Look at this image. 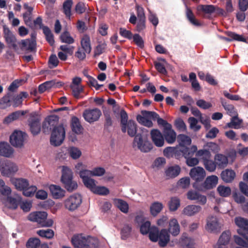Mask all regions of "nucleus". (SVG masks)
<instances>
[{
    "mask_svg": "<svg viewBox=\"0 0 248 248\" xmlns=\"http://www.w3.org/2000/svg\"><path fill=\"white\" fill-rule=\"evenodd\" d=\"M59 117L55 115L47 117L44 121L42 125L44 132L52 130L50 143L55 146L60 145L63 141L65 136V132L62 125L57 126Z\"/></svg>",
    "mask_w": 248,
    "mask_h": 248,
    "instance_id": "f257e3e1",
    "label": "nucleus"
},
{
    "mask_svg": "<svg viewBox=\"0 0 248 248\" xmlns=\"http://www.w3.org/2000/svg\"><path fill=\"white\" fill-rule=\"evenodd\" d=\"M120 114V124L122 132L125 133L127 131V134L130 137H135L138 134H137L138 127L136 123L132 120L128 121V115L124 109H121Z\"/></svg>",
    "mask_w": 248,
    "mask_h": 248,
    "instance_id": "f03ea898",
    "label": "nucleus"
},
{
    "mask_svg": "<svg viewBox=\"0 0 248 248\" xmlns=\"http://www.w3.org/2000/svg\"><path fill=\"white\" fill-rule=\"evenodd\" d=\"M61 182L68 192H73L78 188L77 182L73 180V172L67 167H63Z\"/></svg>",
    "mask_w": 248,
    "mask_h": 248,
    "instance_id": "7ed1b4c3",
    "label": "nucleus"
},
{
    "mask_svg": "<svg viewBox=\"0 0 248 248\" xmlns=\"http://www.w3.org/2000/svg\"><path fill=\"white\" fill-rule=\"evenodd\" d=\"M18 170L17 166L10 160H0V171L2 175L10 177Z\"/></svg>",
    "mask_w": 248,
    "mask_h": 248,
    "instance_id": "20e7f679",
    "label": "nucleus"
},
{
    "mask_svg": "<svg viewBox=\"0 0 248 248\" xmlns=\"http://www.w3.org/2000/svg\"><path fill=\"white\" fill-rule=\"evenodd\" d=\"M141 115H138L137 116V120L139 123L148 127H151L153 124L151 120H155V118L158 117V114L154 111H150L147 110H142L141 111Z\"/></svg>",
    "mask_w": 248,
    "mask_h": 248,
    "instance_id": "39448f33",
    "label": "nucleus"
},
{
    "mask_svg": "<svg viewBox=\"0 0 248 248\" xmlns=\"http://www.w3.org/2000/svg\"><path fill=\"white\" fill-rule=\"evenodd\" d=\"M40 117L36 112L30 114L28 122L30 131L33 136L37 135L40 132Z\"/></svg>",
    "mask_w": 248,
    "mask_h": 248,
    "instance_id": "423d86ee",
    "label": "nucleus"
},
{
    "mask_svg": "<svg viewBox=\"0 0 248 248\" xmlns=\"http://www.w3.org/2000/svg\"><path fill=\"white\" fill-rule=\"evenodd\" d=\"M82 203V197L80 194H74L70 196L64 202L65 208L70 211L77 209Z\"/></svg>",
    "mask_w": 248,
    "mask_h": 248,
    "instance_id": "0eeeda50",
    "label": "nucleus"
},
{
    "mask_svg": "<svg viewBox=\"0 0 248 248\" xmlns=\"http://www.w3.org/2000/svg\"><path fill=\"white\" fill-rule=\"evenodd\" d=\"M218 182V177L216 175L208 176L204 182L198 185L197 183L194 185V188L199 191H205L207 189H212L215 187Z\"/></svg>",
    "mask_w": 248,
    "mask_h": 248,
    "instance_id": "6e6552de",
    "label": "nucleus"
},
{
    "mask_svg": "<svg viewBox=\"0 0 248 248\" xmlns=\"http://www.w3.org/2000/svg\"><path fill=\"white\" fill-rule=\"evenodd\" d=\"M71 243L75 248H91L90 238H86L81 234L74 235Z\"/></svg>",
    "mask_w": 248,
    "mask_h": 248,
    "instance_id": "1a4fd4ad",
    "label": "nucleus"
},
{
    "mask_svg": "<svg viewBox=\"0 0 248 248\" xmlns=\"http://www.w3.org/2000/svg\"><path fill=\"white\" fill-rule=\"evenodd\" d=\"M101 114V111L99 108L87 109L84 111L83 117L86 121L92 123L98 121Z\"/></svg>",
    "mask_w": 248,
    "mask_h": 248,
    "instance_id": "9d476101",
    "label": "nucleus"
},
{
    "mask_svg": "<svg viewBox=\"0 0 248 248\" xmlns=\"http://www.w3.org/2000/svg\"><path fill=\"white\" fill-rule=\"evenodd\" d=\"M191 178L195 181L194 185L197 183L198 185H201L205 176V171L204 169L200 167L192 168L189 172Z\"/></svg>",
    "mask_w": 248,
    "mask_h": 248,
    "instance_id": "9b49d317",
    "label": "nucleus"
},
{
    "mask_svg": "<svg viewBox=\"0 0 248 248\" xmlns=\"http://www.w3.org/2000/svg\"><path fill=\"white\" fill-rule=\"evenodd\" d=\"M3 37L9 46L12 47L15 50H17L18 47L16 44V39L15 36L6 25L3 26Z\"/></svg>",
    "mask_w": 248,
    "mask_h": 248,
    "instance_id": "f8f14e48",
    "label": "nucleus"
},
{
    "mask_svg": "<svg viewBox=\"0 0 248 248\" xmlns=\"http://www.w3.org/2000/svg\"><path fill=\"white\" fill-rule=\"evenodd\" d=\"M26 134L20 131H15L10 137L11 144L16 147H21L23 145Z\"/></svg>",
    "mask_w": 248,
    "mask_h": 248,
    "instance_id": "ddd939ff",
    "label": "nucleus"
},
{
    "mask_svg": "<svg viewBox=\"0 0 248 248\" xmlns=\"http://www.w3.org/2000/svg\"><path fill=\"white\" fill-rule=\"evenodd\" d=\"M36 33L35 32L32 33L31 35V39H27L22 40L20 43L18 44H21V47L22 49L26 48V50L30 51H33L36 49Z\"/></svg>",
    "mask_w": 248,
    "mask_h": 248,
    "instance_id": "4468645a",
    "label": "nucleus"
},
{
    "mask_svg": "<svg viewBox=\"0 0 248 248\" xmlns=\"http://www.w3.org/2000/svg\"><path fill=\"white\" fill-rule=\"evenodd\" d=\"M136 143L138 148L143 152H148L152 149V144L148 141L143 142L142 137L138 134L134 138V144Z\"/></svg>",
    "mask_w": 248,
    "mask_h": 248,
    "instance_id": "2eb2a0df",
    "label": "nucleus"
},
{
    "mask_svg": "<svg viewBox=\"0 0 248 248\" xmlns=\"http://www.w3.org/2000/svg\"><path fill=\"white\" fill-rule=\"evenodd\" d=\"M152 140L155 145L157 147H162L164 144L163 135L156 129H154L151 131Z\"/></svg>",
    "mask_w": 248,
    "mask_h": 248,
    "instance_id": "dca6fc26",
    "label": "nucleus"
},
{
    "mask_svg": "<svg viewBox=\"0 0 248 248\" xmlns=\"http://www.w3.org/2000/svg\"><path fill=\"white\" fill-rule=\"evenodd\" d=\"M47 214L46 212H35L29 214L28 219L31 221L36 222L41 226L44 220L47 218Z\"/></svg>",
    "mask_w": 248,
    "mask_h": 248,
    "instance_id": "f3484780",
    "label": "nucleus"
},
{
    "mask_svg": "<svg viewBox=\"0 0 248 248\" xmlns=\"http://www.w3.org/2000/svg\"><path fill=\"white\" fill-rule=\"evenodd\" d=\"M49 189L52 197L54 199H61L65 195V191L59 186L51 185L49 187Z\"/></svg>",
    "mask_w": 248,
    "mask_h": 248,
    "instance_id": "a211bd4d",
    "label": "nucleus"
},
{
    "mask_svg": "<svg viewBox=\"0 0 248 248\" xmlns=\"http://www.w3.org/2000/svg\"><path fill=\"white\" fill-rule=\"evenodd\" d=\"M14 150L11 146L6 142H0V155L10 157L13 155Z\"/></svg>",
    "mask_w": 248,
    "mask_h": 248,
    "instance_id": "6ab92c4d",
    "label": "nucleus"
},
{
    "mask_svg": "<svg viewBox=\"0 0 248 248\" xmlns=\"http://www.w3.org/2000/svg\"><path fill=\"white\" fill-rule=\"evenodd\" d=\"M219 228V224L216 217H211L207 218L206 229L208 231L215 232Z\"/></svg>",
    "mask_w": 248,
    "mask_h": 248,
    "instance_id": "aec40b11",
    "label": "nucleus"
},
{
    "mask_svg": "<svg viewBox=\"0 0 248 248\" xmlns=\"http://www.w3.org/2000/svg\"><path fill=\"white\" fill-rule=\"evenodd\" d=\"M158 244L161 247H165L170 241V234L167 229H162L159 232Z\"/></svg>",
    "mask_w": 248,
    "mask_h": 248,
    "instance_id": "412c9836",
    "label": "nucleus"
},
{
    "mask_svg": "<svg viewBox=\"0 0 248 248\" xmlns=\"http://www.w3.org/2000/svg\"><path fill=\"white\" fill-rule=\"evenodd\" d=\"M180 167L178 165H174L166 169L165 174L168 179L174 178L180 174Z\"/></svg>",
    "mask_w": 248,
    "mask_h": 248,
    "instance_id": "4be33fe9",
    "label": "nucleus"
},
{
    "mask_svg": "<svg viewBox=\"0 0 248 248\" xmlns=\"http://www.w3.org/2000/svg\"><path fill=\"white\" fill-rule=\"evenodd\" d=\"M202 210V207L197 205H188L183 210V214L187 216H193L198 213Z\"/></svg>",
    "mask_w": 248,
    "mask_h": 248,
    "instance_id": "5701e85b",
    "label": "nucleus"
},
{
    "mask_svg": "<svg viewBox=\"0 0 248 248\" xmlns=\"http://www.w3.org/2000/svg\"><path fill=\"white\" fill-rule=\"evenodd\" d=\"M180 225L176 218H172L169 222V233L173 236H177L180 233Z\"/></svg>",
    "mask_w": 248,
    "mask_h": 248,
    "instance_id": "b1692460",
    "label": "nucleus"
},
{
    "mask_svg": "<svg viewBox=\"0 0 248 248\" xmlns=\"http://www.w3.org/2000/svg\"><path fill=\"white\" fill-rule=\"evenodd\" d=\"M71 126L72 131L76 134H80L82 133L83 127L80 124L79 119L74 116L72 118Z\"/></svg>",
    "mask_w": 248,
    "mask_h": 248,
    "instance_id": "393cba45",
    "label": "nucleus"
},
{
    "mask_svg": "<svg viewBox=\"0 0 248 248\" xmlns=\"http://www.w3.org/2000/svg\"><path fill=\"white\" fill-rule=\"evenodd\" d=\"M215 161L217 166L219 168L223 169L227 166L228 163L227 157L222 154H218L215 155Z\"/></svg>",
    "mask_w": 248,
    "mask_h": 248,
    "instance_id": "a878e982",
    "label": "nucleus"
},
{
    "mask_svg": "<svg viewBox=\"0 0 248 248\" xmlns=\"http://www.w3.org/2000/svg\"><path fill=\"white\" fill-rule=\"evenodd\" d=\"M235 177V172L232 170L226 169L222 171L221 177L226 183L232 182Z\"/></svg>",
    "mask_w": 248,
    "mask_h": 248,
    "instance_id": "bb28decb",
    "label": "nucleus"
},
{
    "mask_svg": "<svg viewBox=\"0 0 248 248\" xmlns=\"http://www.w3.org/2000/svg\"><path fill=\"white\" fill-rule=\"evenodd\" d=\"M163 137L164 140H165L167 143L172 144L176 140V134L171 128L164 131Z\"/></svg>",
    "mask_w": 248,
    "mask_h": 248,
    "instance_id": "cd10ccee",
    "label": "nucleus"
},
{
    "mask_svg": "<svg viewBox=\"0 0 248 248\" xmlns=\"http://www.w3.org/2000/svg\"><path fill=\"white\" fill-rule=\"evenodd\" d=\"M197 147L195 145H192L191 148L183 147L181 148V151L183 156L186 159L192 157L194 153H196Z\"/></svg>",
    "mask_w": 248,
    "mask_h": 248,
    "instance_id": "c85d7f7f",
    "label": "nucleus"
},
{
    "mask_svg": "<svg viewBox=\"0 0 248 248\" xmlns=\"http://www.w3.org/2000/svg\"><path fill=\"white\" fill-rule=\"evenodd\" d=\"M168 205L170 211L174 212L180 206V200L177 197H172L168 202Z\"/></svg>",
    "mask_w": 248,
    "mask_h": 248,
    "instance_id": "c756f323",
    "label": "nucleus"
},
{
    "mask_svg": "<svg viewBox=\"0 0 248 248\" xmlns=\"http://www.w3.org/2000/svg\"><path fill=\"white\" fill-rule=\"evenodd\" d=\"M16 188L20 191H23L29 186L28 181L23 178L16 179L13 182Z\"/></svg>",
    "mask_w": 248,
    "mask_h": 248,
    "instance_id": "7c9ffc66",
    "label": "nucleus"
},
{
    "mask_svg": "<svg viewBox=\"0 0 248 248\" xmlns=\"http://www.w3.org/2000/svg\"><path fill=\"white\" fill-rule=\"evenodd\" d=\"M163 205L162 203L156 202H153L150 206V213L154 217L156 216L163 209Z\"/></svg>",
    "mask_w": 248,
    "mask_h": 248,
    "instance_id": "2f4dec72",
    "label": "nucleus"
},
{
    "mask_svg": "<svg viewBox=\"0 0 248 248\" xmlns=\"http://www.w3.org/2000/svg\"><path fill=\"white\" fill-rule=\"evenodd\" d=\"M81 46L83 50L89 54L91 51L90 38L88 35H84L80 41Z\"/></svg>",
    "mask_w": 248,
    "mask_h": 248,
    "instance_id": "473e14b6",
    "label": "nucleus"
},
{
    "mask_svg": "<svg viewBox=\"0 0 248 248\" xmlns=\"http://www.w3.org/2000/svg\"><path fill=\"white\" fill-rule=\"evenodd\" d=\"M177 141L180 146V147H186L191 143V139L186 135L184 134H180L177 136Z\"/></svg>",
    "mask_w": 248,
    "mask_h": 248,
    "instance_id": "72a5a7b5",
    "label": "nucleus"
},
{
    "mask_svg": "<svg viewBox=\"0 0 248 248\" xmlns=\"http://www.w3.org/2000/svg\"><path fill=\"white\" fill-rule=\"evenodd\" d=\"M115 206L122 212L127 213L128 212L129 206L127 203L121 199H115L114 201Z\"/></svg>",
    "mask_w": 248,
    "mask_h": 248,
    "instance_id": "f704fd0d",
    "label": "nucleus"
},
{
    "mask_svg": "<svg viewBox=\"0 0 248 248\" xmlns=\"http://www.w3.org/2000/svg\"><path fill=\"white\" fill-rule=\"evenodd\" d=\"M196 156L200 157L202 160L203 163L210 159L211 154L210 152L206 149H202L198 151L196 153Z\"/></svg>",
    "mask_w": 248,
    "mask_h": 248,
    "instance_id": "c9c22d12",
    "label": "nucleus"
},
{
    "mask_svg": "<svg viewBox=\"0 0 248 248\" xmlns=\"http://www.w3.org/2000/svg\"><path fill=\"white\" fill-rule=\"evenodd\" d=\"M217 6L213 5H200L198 6V10L205 14H212L216 11Z\"/></svg>",
    "mask_w": 248,
    "mask_h": 248,
    "instance_id": "e433bc0d",
    "label": "nucleus"
},
{
    "mask_svg": "<svg viewBox=\"0 0 248 248\" xmlns=\"http://www.w3.org/2000/svg\"><path fill=\"white\" fill-rule=\"evenodd\" d=\"M73 4V0H65L63 3V12L66 16L68 18H70L71 16V8Z\"/></svg>",
    "mask_w": 248,
    "mask_h": 248,
    "instance_id": "4c0bfd02",
    "label": "nucleus"
},
{
    "mask_svg": "<svg viewBox=\"0 0 248 248\" xmlns=\"http://www.w3.org/2000/svg\"><path fill=\"white\" fill-rule=\"evenodd\" d=\"M60 39L62 43L68 44L74 43L75 40L71 36L70 33L67 31H64L60 35Z\"/></svg>",
    "mask_w": 248,
    "mask_h": 248,
    "instance_id": "58836bf2",
    "label": "nucleus"
},
{
    "mask_svg": "<svg viewBox=\"0 0 248 248\" xmlns=\"http://www.w3.org/2000/svg\"><path fill=\"white\" fill-rule=\"evenodd\" d=\"M43 32L45 35L46 41L51 46H53L55 43L54 35L52 33L50 29L48 27H44Z\"/></svg>",
    "mask_w": 248,
    "mask_h": 248,
    "instance_id": "ea45409f",
    "label": "nucleus"
},
{
    "mask_svg": "<svg viewBox=\"0 0 248 248\" xmlns=\"http://www.w3.org/2000/svg\"><path fill=\"white\" fill-rule=\"evenodd\" d=\"M221 104L224 108L227 111V113L231 116L237 115V112L234 106L231 104H228L224 100L221 101Z\"/></svg>",
    "mask_w": 248,
    "mask_h": 248,
    "instance_id": "a19ab883",
    "label": "nucleus"
},
{
    "mask_svg": "<svg viewBox=\"0 0 248 248\" xmlns=\"http://www.w3.org/2000/svg\"><path fill=\"white\" fill-rule=\"evenodd\" d=\"M231 232L230 231H225L220 235L218 243L220 245H226L228 244L230 239Z\"/></svg>",
    "mask_w": 248,
    "mask_h": 248,
    "instance_id": "79ce46f5",
    "label": "nucleus"
},
{
    "mask_svg": "<svg viewBox=\"0 0 248 248\" xmlns=\"http://www.w3.org/2000/svg\"><path fill=\"white\" fill-rule=\"evenodd\" d=\"M159 232L156 227L152 226L151 231L149 232V237L150 240L154 242L158 241Z\"/></svg>",
    "mask_w": 248,
    "mask_h": 248,
    "instance_id": "37998d69",
    "label": "nucleus"
},
{
    "mask_svg": "<svg viewBox=\"0 0 248 248\" xmlns=\"http://www.w3.org/2000/svg\"><path fill=\"white\" fill-rule=\"evenodd\" d=\"M227 36L229 37V38H226V40L228 41H232V40H235L238 41L246 42V39L243 37V36L236 34L234 32L231 31H228L226 33Z\"/></svg>",
    "mask_w": 248,
    "mask_h": 248,
    "instance_id": "c03bdc74",
    "label": "nucleus"
},
{
    "mask_svg": "<svg viewBox=\"0 0 248 248\" xmlns=\"http://www.w3.org/2000/svg\"><path fill=\"white\" fill-rule=\"evenodd\" d=\"M186 17L189 22L196 26H201V24L195 18L192 10L187 8L186 12Z\"/></svg>",
    "mask_w": 248,
    "mask_h": 248,
    "instance_id": "a18cd8bd",
    "label": "nucleus"
},
{
    "mask_svg": "<svg viewBox=\"0 0 248 248\" xmlns=\"http://www.w3.org/2000/svg\"><path fill=\"white\" fill-rule=\"evenodd\" d=\"M37 233L39 236L47 239H51L53 238L54 235V231L49 229H47L46 230H40L37 231Z\"/></svg>",
    "mask_w": 248,
    "mask_h": 248,
    "instance_id": "49530a36",
    "label": "nucleus"
},
{
    "mask_svg": "<svg viewBox=\"0 0 248 248\" xmlns=\"http://www.w3.org/2000/svg\"><path fill=\"white\" fill-rule=\"evenodd\" d=\"M132 230V227L130 225L125 224L121 231V238L125 240L130 235Z\"/></svg>",
    "mask_w": 248,
    "mask_h": 248,
    "instance_id": "de8ad7c7",
    "label": "nucleus"
},
{
    "mask_svg": "<svg viewBox=\"0 0 248 248\" xmlns=\"http://www.w3.org/2000/svg\"><path fill=\"white\" fill-rule=\"evenodd\" d=\"M70 88L72 91V94L75 98L79 99L81 97L80 94L83 91L82 86L70 85Z\"/></svg>",
    "mask_w": 248,
    "mask_h": 248,
    "instance_id": "09e8293b",
    "label": "nucleus"
},
{
    "mask_svg": "<svg viewBox=\"0 0 248 248\" xmlns=\"http://www.w3.org/2000/svg\"><path fill=\"white\" fill-rule=\"evenodd\" d=\"M40 243L39 238L31 237L27 241L26 246L27 248H37Z\"/></svg>",
    "mask_w": 248,
    "mask_h": 248,
    "instance_id": "8fccbe9b",
    "label": "nucleus"
},
{
    "mask_svg": "<svg viewBox=\"0 0 248 248\" xmlns=\"http://www.w3.org/2000/svg\"><path fill=\"white\" fill-rule=\"evenodd\" d=\"M217 191L219 195L224 197L229 196L231 194V190L229 187L219 186L217 187Z\"/></svg>",
    "mask_w": 248,
    "mask_h": 248,
    "instance_id": "3c124183",
    "label": "nucleus"
},
{
    "mask_svg": "<svg viewBox=\"0 0 248 248\" xmlns=\"http://www.w3.org/2000/svg\"><path fill=\"white\" fill-rule=\"evenodd\" d=\"M152 227V226H151L150 222L146 221L141 225L140 227V232L143 235L147 234L149 233Z\"/></svg>",
    "mask_w": 248,
    "mask_h": 248,
    "instance_id": "603ef678",
    "label": "nucleus"
},
{
    "mask_svg": "<svg viewBox=\"0 0 248 248\" xmlns=\"http://www.w3.org/2000/svg\"><path fill=\"white\" fill-rule=\"evenodd\" d=\"M93 192L100 195H107L109 194V191L105 186H96Z\"/></svg>",
    "mask_w": 248,
    "mask_h": 248,
    "instance_id": "864d4df0",
    "label": "nucleus"
},
{
    "mask_svg": "<svg viewBox=\"0 0 248 248\" xmlns=\"http://www.w3.org/2000/svg\"><path fill=\"white\" fill-rule=\"evenodd\" d=\"M188 122L190 124V128L194 131H198L201 129V125L198 124V120L194 117H189Z\"/></svg>",
    "mask_w": 248,
    "mask_h": 248,
    "instance_id": "5fc2aeb1",
    "label": "nucleus"
},
{
    "mask_svg": "<svg viewBox=\"0 0 248 248\" xmlns=\"http://www.w3.org/2000/svg\"><path fill=\"white\" fill-rule=\"evenodd\" d=\"M104 115L105 117L104 129L108 130L112 125V120L109 112H104Z\"/></svg>",
    "mask_w": 248,
    "mask_h": 248,
    "instance_id": "6e6d98bb",
    "label": "nucleus"
},
{
    "mask_svg": "<svg viewBox=\"0 0 248 248\" xmlns=\"http://www.w3.org/2000/svg\"><path fill=\"white\" fill-rule=\"evenodd\" d=\"M37 190V187L34 186H28L22 191L23 194L26 197H31L34 195Z\"/></svg>",
    "mask_w": 248,
    "mask_h": 248,
    "instance_id": "4d7b16f0",
    "label": "nucleus"
},
{
    "mask_svg": "<svg viewBox=\"0 0 248 248\" xmlns=\"http://www.w3.org/2000/svg\"><path fill=\"white\" fill-rule=\"evenodd\" d=\"M83 183L86 187L90 189L92 192H93L96 186L95 184V181L90 177L83 181Z\"/></svg>",
    "mask_w": 248,
    "mask_h": 248,
    "instance_id": "13d9d810",
    "label": "nucleus"
},
{
    "mask_svg": "<svg viewBox=\"0 0 248 248\" xmlns=\"http://www.w3.org/2000/svg\"><path fill=\"white\" fill-rule=\"evenodd\" d=\"M24 112H22L21 113L19 111H17L12 113L11 114L8 115L5 118L4 121L7 123H10L13 121L17 119L20 116L23 115Z\"/></svg>",
    "mask_w": 248,
    "mask_h": 248,
    "instance_id": "bf43d9fd",
    "label": "nucleus"
},
{
    "mask_svg": "<svg viewBox=\"0 0 248 248\" xmlns=\"http://www.w3.org/2000/svg\"><path fill=\"white\" fill-rule=\"evenodd\" d=\"M69 153L70 156L74 159L78 158L81 155V151L77 147H72L69 149Z\"/></svg>",
    "mask_w": 248,
    "mask_h": 248,
    "instance_id": "052dcab7",
    "label": "nucleus"
},
{
    "mask_svg": "<svg viewBox=\"0 0 248 248\" xmlns=\"http://www.w3.org/2000/svg\"><path fill=\"white\" fill-rule=\"evenodd\" d=\"M135 44L140 48L142 49L144 47V42L142 38L139 34H135L132 37Z\"/></svg>",
    "mask_w": 248,
    "mask_h": 248,
    "instance_id": "680f3d73",
    "label": "nucleus"
},
{
    "mask_svg": "<svg viewBox=\"0 0 248 248\" xmlns=\"http://www.w3.org/2000/svg\"><path fill=\"white\" fill-rule=\"evenodd\" d=\"M203 165L206 170L210 172L214 171L216 170L217 166L215 161H213L211 159L203 162Z\"/></svg>",
    "mask_w": 248,
    "mask_h": 248,
    "instance_id": "e2e57ef3",
    "label": "nucleus"
},
{
    "mask_svg": "<svg viewBox=\"0 0 248 248\" xmlns=\"http://www.w3.org/2000/svg\"><path fill=\"white\" fill-rule=\"evenodd\" d=\"M176 152V147H167L164 149L163 154L165 156L168 158L173 157L174 154Z\"/></svg>",
    "mask_w": 248,
    "mask_h": 248,
    "instance_id": "0e129e2a",
    "label": "nucleus"
},
{
    "mask_svg": "<svg viewBox=\"0 0 248 248\" xmlns=\"http://www.w3.org/2000/svg\"><path fill=\"white\" fill-rule=\"evenodd\" d=\"M237 232L242 235L247 241H248V219L246 220V226L243 229H238Z\"/></svg>",
    "mask_w": 248,
    "mask_h": 248,
    "instance_id": "69168bd1",
    "label": "nucleus"
},
{
    "mask_svg": "<svg viewBox=\"0 0 248 248\" xmlns=\"http://www.w3.org/2000/svg\"><path fill=\"white\" fill-rule=\"evenodd\" d=\"M174 124L177 129L180 131H185L186 129V125L182 119L176 120Z\"/></svg>",
    "mask_w": 248,
    "mask_h": 248,
    "instance_id": "338daca9",
    "label": "nucleus"
},
{
    "mask_svg": "<svg viewBox=\"0 0 248 248\" xmlns=\"http://www.w3.org/2000/svg\"><path fill=\"white\" fill-rule=\"evenodd\" d=\"M86 9V4L83 2H78L75 6L76 12L78 14H82L85 13Z\"/></svg>",
    "mask_w": 248,
    "mask_h": 248,
    "instance_id": "774afa93",
    "label": "nucleus"
}]
</instances>
